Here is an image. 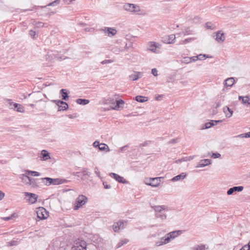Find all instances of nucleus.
Wrapping results in <instances>:
<instances>
[{
    "label": "nucleus",
    "mask_w": 250,
    "mask_h": 250,
    "mask_svg": "<svg viewBox=\"0 0 250 250\" xmlns=\"http://www.w3.org/2000/svg\"><path fill=\"white\" fill-rule=\"evenodd\" d=\"M178 142V139H173L169 141L168 144H175L177 143Z\"/></svg>",
    "instance_id": "bf43d9fd"
},
{
    "label": "nucleus",
    "mask_w": 250,
    "mask_h": 250,
    "mask_svg": "<svg viewBox=\"0 0 250 250\" xmlns=\"http://www.w3.org/2000/svg\"><path fill=\"white\" fill-rule=\"evenodd\" d=\"M123 8L125 11L131 13H136L140 11L139 6L134 4L125 3L123 6Z\"/></svg>",
    "instance_id": "7ed1b4c3"
},
{
    "label": "nucleus",
    "mask_w": 250,
    "mask_h": 250,
    "mask_svg": "<svg viewBox=\"0 0 250 250\" xmlns=\"http://www.w3.org/2000/svg\"><path fill=\"white\" fill-rule=\"evenodd\" d=\"M100 145V144L99 143V142L97 141H95L93 144V146L94 147H96L97 146L99 147V146Z\"/></svg>",
    "instance_id": "680f3d73"
},
{
    "label": "nucleus",
    "mask_w": 250,
    "mask_h": 250,
    "mask_svg": "<svg viewBox=\"0 0 250 250\" xmlns=\"http://www.w3.org/2000/svg\"><path fill=\"white\" fill-rule=\"evenodd\" d=\"M159 44L155 42H150L149 50L152 52H155L157 48L159 47Z\"/></svg>",
    "instance_id": "5701e85b"
},
{
    "label": "nucleus",
    "mask_w": 250,
    "mask_h": 250,
    "mask_svg": "<svg viewBox=\"0 0 250 250\" xmlns=\"http://www.w3.org/2000/svg\"><path fill=\"white\" fill-rule=\"evenodd\" d=\"M223 111L225 114L227 118H230L231 117L233 114V111L232 109L229 108L228 106H226L223 108Z\"/></svg>",
    "instance_id": "aec40b11"
},
{
    "label": "nucleus",
    "mask_w": 250,
    "mask_h": 250,
    "mask_svg": "<svg viewBox=\"0 0 250 250\" xmlns=\"http://www.w3.org/2000/svg\"><path fill=\"white\" fill-rule=\"evenodd\" d=\"M186 177V173L183 172L181 174L174 176L171 179V181L173 182L179 181V180H183L185 177Z\"/></svg>",
    "instance_id": "412c9836"
},
{
    "label": "nucleus",
    "mask_w": 250,
    "mask_h": 250,
    "mask_svg": "<svg viewBox=\"0 0 250 250\" xmlns=\"http://www.w3.org/2000/svg\"><path fill=\"white\" fill-rule=\"evenodd\" d=\"M51 102L52 103H55L57 105H59L60 104H64V102L62 100H51Z\"/></svg>",
    "instance_id": "a18cd8bd"
},
{
    "label": "nucleus",
    "mask_w": 250,
    "mask_h": 250,
    "mask_svg": "<svg viewBox=\"0 0 250 250\" xmlns=\"http://www.w3.org/2000/svg\"><path fill=\"white\" fill-rule=\"evenodd\" d=\"M206 27L208 29L212 30L214 29V26H213V24L210 22H207L206 23Z\"/></svg>",
    "instance_id": "79ce46f5"
},
{
    "label": "nucleus",
    "mask_w": 250,
    "mask_h": 250,
    "mask_svg": "<svg viewBox=\"0 0 250 250\" xmlns=\"http://www.w3.org/2000/svg\"><path fill=\"white\" fill-rule=\"evenodd\" d=\"M212 157L214 158H218L221 157V154L219 153H213Z\"/></svg>",
    "instance_id": "13d9d810"
},
{
    "label": "nucleus",
    "mask_w": 250,
    "mask_h": 250,
    "mask_svg": "<svg viewBox=\"0 0 250 250\" xmlns=\"http://www.w3.org/2000/svg\"><path fill=\"white\" fill-rule=\"evenodd\" d=\"M95 173L96 174L97 176L100 178H101V174H100V171L98 170V168L97 167H96L95 168Z\"/></svg>",
    "instance_id": "5fc2aeb1"
},
{
    "label": "nucleus",
    "mask_w": 250,
    "mask_h": 250,
    "mask_svg": "<svg viewBox=\"0 0 250 250\" xmlns=\"http://www.w3.org/2000/svg\"><path fill=\"white\" fill-rule=\"evenodd\" d=\"M190 161L189 157H186L175 161V163H179L184 161Z\"/></svg>",
    "instance_id": "a19ab883"
},
{
    "label": "nucleus",
    "mask_w": 250,
    "mask_h": 250,
    "mask_svg": "<svg viewBox=\"0 0 250 250\" xmlns=\"http://www.w3.org/2000/svg\"><path fill=\"white\" fill-rule=\"evenodd\" d=\"M190 59L189 57H185L184 58V62H186V63H189V62H192V61H191V60H188V59Z\"/></svg>",
    "instance_id": "e2e57ef3"
},
{
    "label": "nucleus",
    "mask_w": 250,
    "mask_h": 250,
    "mask_svg": "<svg viewBox=\"0 0 250 250\" xmlns=\"http://www.w3.org/2000/svg\"><path fill=\"white\" fill-rule=\"evenodd\" d=\"M41 159L43 161H46L50 159V154L48 151L42 150L41 153Z\"/></svg>",
    "instance_id": "dca6fc26"
},
{
    "label": "nucleus",
    "mask_w": 250,
    "mask_h": 250,
    "mask_svg": "<svg viewBox=\"0 0 250 250\" xmlns=\"http://www.w3.org/2000/svg\"><path fill=\"white\" fill-rule=\"evenodd\" d=\"M183 33L185 35H190L191 34V31L189 28H187L183 31Z\"/></svg>",
    "instance_id": "8fccbe9b"
},
{
    "label": "nucleus",
    "mask_w": 250,
    "mask_h": 250,
    "mask_svg": "<svg viewBox=\"0 0 250 250\" xmlns=\"http://www.w3.org/2000/svg\"><path fill=\"white\" fill-rule=\"evenodd\" d=\"M164 96L163 95H158L156 97V100H157V101H160L161 100V98L163 97Z\"/></svg>",
    "instance_id": "774afa93"
},
{
    "label": "nucleus",
    "mask_w": 250,
    "mask_h": 250,
    "mask_svg": "<svg viewBox=\"0 0 250 250\" xmlns=\"http://www.w3.org/2000/svg\"><path fill=\"white\" fill-rule=\"evenodd\" d=\"M155 216L157 218H160L162 220H165L167 218V215L164 212H162L161 213L158 212L155 214Z\"/></svg>",
    "instance_id": "7c9ffc66"
},
{
    "label": "nucleus",
    "mask_w": 250,
    "mask_h": 250,
    "mask_svg": "<svg viewBox=\"0 0 250 250\" xmlns=\"http://www.w3.org/2000/svg\"><path fill=\"white\" fill-rule=\"evenodd\" d=\"M195 40L194 38H187L183 41H181L180 42V44H186L188 42H191L192 41H194Z\"/></svg>",
    "instance_id": "4c0bfd02"
},
{
    "label": "nucleus",
    "mask_w": 250,
    "mask_h": 250,
    "mask_svg": "<svg viewBox=\"0 0 250 250\" xmlns=\"http://www.w3.org/2000/svg\"><path fill=\"white\" fill-rule=\"evenodd\" d=\"M151 73L154 76H158V70L156 68H153L151 70Z\"/></svg>",
    "instance_id": "864d4df0"
},
{
    "label": "nucleus",
    "mask_w": 250,
    "mask_h": 250,
    "mask_svg": "<svg viewBox=\"0 0 250 250\" xmlns=\"http://www.w3.org/2000/svg\"><path fill=\"white\" fill-rule=\"evenodd\" d=\"M44 23L41 21L37 22L35 24V26L37 28L42 27L44 26Z\"/></svg>",
    "instance_id": "49530a36"
},
{
    "label": "nucleus",
    "mask_w": 250,
    "mask_h": 250,
    "mask_svg": "<svg viewBox=\"0 0 250 250\" xmlns=\"http://www.w3.org/2000/svg\"><path fill=\"white\" fill-rule=\"evenodd\" d=\"M162 177L151 178L149 179V183H146L147 185L152 187H157L159 186Z\"/></svg>",
    "instance_id": "0eeeda50"
},
{
    "label": "nucleus",
    "mask_w": 250,
    "mask_h": 250,
    "mask_svg": "<svg viewBox=\"0 0 250 250\" xmlns=\"http://www.w3.org/2000/svg\"><path fill=\"white\" fill-rule=\"evenodd\" d=\"M154 210L156 212V213L158 212L161 213L162 212L165 211V209L163 207L160 206H155L154 207Z\"/></svg>",
    "instance_id": "f704fd0d"
},
{
    "label": "nucleus",
    "mask_w": 250,
    "mask_h": 250,
    "mask_svg": "<svg viewBox=\"0 0 250 250\" xmlns=\"http://www.w3.org/2000/svg\"><path fill=\"white\" fill-rule=\"evenodd\" d=\"M135 100L140 103H143L147 101V98L145 96L138 95L135 97Z\"/></svg>",
    "instance_id": "a878e982"
},
{
    "label": "nucleus",
    "mask_w": 250,
    "mask_h": 250,
    "mask_svg": "<svg viewBox=\"0 0 250 250\" xmlns=\"http://www.w3.org/2000/svg\"><path fill=\"white\" fill-rule=\"evenodd\" d=\"M43 183L47 185H59L62 184L66 183L67 180L64 179L55 178L53 179L50 177H44L41 179Z\"/></svg>",
    "instance_id": "f257e3e1"
},
{
    "label": "nucleus",
    "mask_w": 250,
    "mask_h": 250,
    "mask_svg": "<svg viewBox=\"0 0 250 250\" xmlns=\"http://www.w3.org/2000/svg\"><path fill=\"white\" fill-rule=\"evenodd\" d=\"M198 57V60H204L206 58H211L212 57L211 56H209V55L207 54H200L198 55H197Z\"/></svg>",
    "instance_id": "c756f323"
},
{
    "label": "nucleus",
    "mask_w": 250,
    "mask_h": 250,
    "mask_svg": "<svg viewBox=\"0 0 250 250\" xmlns=\"http://www.w3.org/2000/svg\"><path fill=\"white\" fill-rule=\"evenodd\" d=\"M128 241V240L127 239H124L123 240H122L118 243L117 247L119 248L122 246L123 245L127 243Z\"/></svg>",
    "instance_id": "e433bc0d"
},
{
    "label": "nucleus",
    "mask_w": 250,
    "mask_h": 250,
    "mask_svg": "<svg viewBox=\"0 0 250 250\" xmlns=\"http://www.w3.org/2000/svg\"><path fill=\"white\" fill-rule=\"evenodd\" d=\"M168 243V239H167L163 243L162 242V241H161V240L157 241L155 242V245L156 247H158V246H160L166 244Z\"/></svg>",
    "instance_id": "58836bf2"
},
{
    "label": "nucleus",
    "mask_w": 250,
    "mask_h": 250,
    "mask_svg": "<svg viewBox=\"0 0 250 250\" xmlns=\"http://www.w3.org/2000/svg\"><path fill=\"white\" fill-rule=\"evenodd\" d=\"M128 145L120 147L118 149V152H124V151H125L128 148Z\"/></svg>",
    "instance_id": "09e8293b"
},
{
    "label": "nucleus",
    "mask_w": 250,
    "mask_h": 250,
    "mask_svg": "<svg viewBox=\"0 0 250 250\" xmlns=\"http://www.w3.org/2000/svg\"><path fill=\"white\" fill-rule=\"evenodd\" d=\"M58 111L66 110L68 108V105L65 102H64V104H59V105H58Z\"/></svg>",
    "instance_id": "b1692460"
},
{
    "label": "nucleus",
    "mask_w": 250,
    "mask_h": 250,
    "mask_svg": "<svg viewBox=\"0 0 250 250\" xmlns=\"http://www.w3.org/2000/svg\"><path fill=\"white\" fill-rule=\"evenodd\" d=\"M167 239H168V243H169L170 242V240L169 238L166 234L164 237H162L161 238V241H162V242L163 243Z\"/></svg>",
    "instance_id": "4d7b16f0"
},
{
    "label": "nucleus",
    "mask_w": 250,
    "mask_h": 250,
    "mask_svg": "<svg viewBox=\"0 0 250 250\" xmlns=\"http://www.w3.org/2000/svg\"><path fill=\"white\" fill-rule=\"evenodd\" d=\"M24 195L26 197H28V198L26 200L28 201L30 204H33L37 201L38 196L37 194L25 192H24Z\"/></svg>",
    "instance_id": "423d86ee"
},
{
    "label": "nucleus",
    "mask_w": 250,
    "mask_h": 250,
    "mask_svg": "<svg viewBox=\"0 0 250 250\" xmlns=\"http://www.w3.org/2000/svg\"><path fill=\"white\" fill-rule=\"evenodd\" d=\"M88 201L87 198L83 195H79L76 199L74 209L77 210L84 205Z\"/></svg>",
    "instance_id": "f03ea898"
},
{
    "label": "nucleus",
    "mask_w": 250,
    "mask_h": 250,
    "mask_svg": "<svg viewBox=\"0 0 250 250\" xmlns=\"http://www.w3.org/2000/svg\"><path fill=\"white\" fill-rule=\"evenodd\" d=\"M26 173L30 174L33 176H39L41 175V173L40 172L35 171H31L29 170H27L26 171Z\"/></svg>",
    "instance_id": "72a5a7b5"
},
{
    "label": "nucleus",
    "mask_w": 250,
    "mask_h": 250,
    "mask_svg": "<svg viewBox=\"0 0 250 250\" xmlns=\"http://www.w3.org/2000/svg\"><path fill=\"white\" fill-rule=\"evenodd\" d=\"M125 104L124 101L122 99L117 100L116 101V104L115 107L114 108V109L115 110H117L118 109H119L120 107L121 104Z\"/></svg>",
    "instance_id": "473e14b6"
},
{
    "label": "nucleus",
    "mask_w": 250,
    "mask_h": 250,
    "mask_svg": "<svg viewBox=\"0 0 250 250\" xmlns=\"http://www.w3.org/2000/svg\"><path fill=\"white\" fill-rule=\"evenodd\" d=\"M235 80L233 77L227 78L224 82V84L228 87H231L234 83Z\"/></svg>",
    "instance_id": "6ab92c4d"
},
{
    "label": "nucleus",
    "mask_w": 250,
    "mask_h": 250,
    "mask_svg": "<svg viewBox=\"0 0 250 250\" xmlns=\"http://www.w3.org/2000/svg\"><path fill=\"white\" fill-rule=\"evenodd\" d=\"M103 184L104 188L105 189H109L111 188V186L108 185L106 182H103Z\"/></svg>",
    "instance_id": "603ef678"
},
{
    "label": "nucleus",
    "mask_w": 250,
    "mask_h": 250,
    "mask_svg": "<svg viewBox=\"0 0 250 250\" xmlns=\"http://www.w3.org/2000/svg\"><path fill=\"white\" fill-rule=\"evenodd\" d=\"M29 34L32 37V38H33V39L35 38V36L36 35V31H35L33 30H30L29 32Z\"/></svg>",
    "instance_id": "de8ad7c7"
},
{
    "label": "nucleus",
    "mask_w": 250,
    "mask_h": 250,
    "mask_svg": "<svg viewBox=\"0 0 250 250\" xmlns=\"http://www.w3.org/2000/svg\"><path fill=\"white\" fill-rule=\"evenodd\" d=\"M118 224V226L119 227L120 229H124L125 228L124 223L123 221H119L117 222Z\"/></svg>",
    "instance_id": "3c124183"
},
{
    "label": "nucleus",
    "mask_w": 250,
    "mask_h": 250,
    "mask_svg": "<svg viewBox=\"0 0 250 250\" xmlns=\"http://www.w3.org/2000/svg\"><path fill=\"white\" fill-rule=\"evenodd\" d=\"M102 103L104 104H109V102L107 101V100L106 98H103L102 99Z\"/></svg>",
    "instance_id": "0e129e2a"
},
{
    "label": "nucleus",
    "mask_w": 250,
    "mask_h": 250,
    "mask_svg": "<svg viewBox=\"0 0 250 250\" xmlns=\"http://www.w3.org/2000/svg\"><path fill=\"white\" fill-rule=\"evenodd\" d=\"M206 249V245L200 244L191 248V250H205Z\"/></svg>",
    "instance_id": "cd10ccee"
},
{
    "label": "nucleus",
    "mask_w": 250,
    "mask_h": 250,
    "mask_svg": "<svg viewBox=\"0 0 250 250\" xmlns=\"http://www.w3.org/2000/svg\"><path fill=\"white\" fill-rule=\"evenodd\" d=\"M30 178L31 177L24 174H21L20 176V178L22 182L26 185H28V183H30Z\"/></svg>",
    "instance_id": "4be33fe9"
},
{
    "label": "nucleus",
    "mask_w": 250,
    "mask_h": 250,
    "mask_svg": "<svg viewBox=\"0 0 250 250\" xmlns=\"http://www.w3.org/2000/svg\"><path fill=\"white\" fill-rule=\"evenodd\" d=\"M175 36L174 34H171L168 36H165L162 38L163 42L164 43L167 44L173 43L175 42Z\"/></svg>",
    "instance_id": "6e6552de"
},
{
    "label": "nucleus",
    "mask_w": 250,
    "mask_h": 250,
    "mask_svg": "<svg viewBox=\"0 0 250 250\" xmlns=\"http://www.w3.org/2000/svg\"><path fill=\"white\" fill-rule=\"evenodd\" d=\"M190 59H188V60H191L192 62H195L198 60V57L197 56H193L192 57H189Z\"/></svg>",
    "instance_id": "052dcab7"
},
{
    "label": "nucleus",
    "mask_w": 250,
    "mask_h": 250,
    "mask_svg": "<svg viewBox=\"0 0 250 250\" xmlns=\"http://www.w3.org/2000/svg\"><path fill=\"white\" fill-rule=\"evenodd\" d=\"M61 0H54V1L52 2H50L49 3V4H48L46 6H41V7L42 8H45L46 7V6H56L57 5H58V4L60 3V1Z\"/></svg>",
    "instance_id": "2f4dec72"
},
{
    "label": "nucleus",
    "mask_w": 250,
    "mask_h": 250,
    "mask_svg": "<svg viewBox=\"0 0 250 250\" xmlns=\"http://www.w3.org/2000/svg\"><path fill=\"white\" fill-rule=\"evenodd\" d=\"M69 93V92L67 91V90L65 89H62L60 91V94L62 96V99L64 101H67L68 100Z\"/></svg>",
    "instance_id": "f3484780"
},
{
    "label": "nucleus",
    "mask_w": 250,
    "mask_h": 250,
    "mask_svg": "<svg viewBox=\"0 0 250 250\" xmlns=\"http://www.w3.org/2000/svg\"><path fill=\"white\" fill-rule=\"evenodd\" d=\"M99 149L101 151H106V152L109 151L108 146L104 143L100 144V145L99 146Z\"/></svg>",
    "instance_id": "bb28decb"
},
{
    "label": "nucleus",
    "mask_w": 250,
    "mask_h": 250,
    "mask_svg": "<svg viewBox=\"0 0 250 250\" xmlns=\"http://www.w3.org/2000/svg\"><path fill=\"white\" fill-rule=\"evenodd\" d=\"M215 40L218 42H222L225 40V37L223 33H222L221 31H219L216 33Z\"/></svg>",
    "instance_id": "4468645a"
},
{
    "label": "nucleus",
    "mask_w": 250,
    "mask_h": 250,
    "mask_svg": "<svg viewBox=\"0 0 250 250\" xmlns=\"http://www.w3.org/2000/svg\"><path fill=\"white\" fill-rule=\"evenodd\" d=\"M37 217L41 220L46 219L48 216V212L43 207H39L37 211Z\"/></svg>",
    "instance_id": "39448f33"
},
{
    "label": "nucleus",
    "mask_w": 250,
    "mask_h": 250,
    "mask_svg": "<svg viewBox=\"0 0 250 250\" xmlns=\"http://www.w3.org/2000/svg\"><path fill=\"white\" fill-rule=\"evenodd\" d=\"M10 105H13L14 107V109L17 112L21 113H24L25 112L23 106L21 104L10 102Z\"/></svg>",
    "instance_id": "f8f14e48"
},
{
    "label": "nucleus",
    "mask_w": 250,
    "mask_h": 250,
    "mask_svg": "<svg viewBox=\"0 0 250 250\" xmlns=\"http://www.w3.org/2000/svg\"><path fill=\"white\" fill-rule=\"evenodd\" d=\"M109 175L120 183L126 184L128 182L124 177L115 173H110Z\"/></svg>",
    "instance_id": "1a4fd4ad"
},
{
    "label": "nucleus",
    "mask_w": 250,
    "mask_h": 250,
    "mask_svg": "<svg viewBox=\"0 0 250 250\" xmlns=\"http://www.w3.org/2000/svg\"><path fill=\"white\" fill-rule=\"evenodd\" d=\"M244 189L243 186H236L233 187L229 188L227 191V194L228 195H230L233 194L234 192H240L242 191Z\"/></svg>",
    "instance_id": "9b49d317"
},
{
    "label": "nucleus",
    "mask_w": 250,
    "mask_h": 250,
    "mask_svg": "<svg viewBox=\"0 0 250 250\" xmlns=\"http://www.w3.org/2000/svg\"><path fill=\"white\" fill-rule=\"evenodd\" d=\"M71 250H87L86 243L84 240L78 239Z\"/></svg>",
    "instance_id": "20e7f679"
},
{
    "label": "nucleus",
    "mask_w": 250,
    "mask_h": 250,
    "mask_svg": "<svg viewBox=\"0 0 250 250\" xmlns=\"http://www.w3.org/2000/svg\"><path fill=\"white\" fill-rule=\"evenodd\" d=\"M89 100L85 99H78L76 100V103L81 105H86L89 103Z\"/></svg>",
    "instance_id": "393cba45"
},
{
    "label": "nucleus",
    "mask_w": 250,
    "mask_h": 250,
    "mask_svg": "<svg viewBox=\"0 0 250 250\" xmlns=\"http://www.w3.org/2000/svg\"><path fill=\"white\" fill-rule=\"evenodd\" d=\"M181 234V230H177V231H173L172 232H170L167 234V235L169 238L170 240L171 239H174L178 235H180Z\"/></svg>",
    "instance_id": "a211bd4d"
},
{
    "label": "nucleus",
    "mask_w": 250,
    "mask_h": 250,
    "mask_svg": "<svg viewBox=\"0 0 250 250\" xmlns=\"http://www.w3.org/2000/svg\"><path fill=\"white\" fill-rule=\"evenodd\" d=\"M29 185L31 186L33 188H37L39 187L38 184L36 182L35 179L30 178V183H28Z\"/></svg>",
    "instance_id": "c85d7f7f"
},
{
    "label": "nucleus",
    "mask_w": 250,
    "mask_h": 250,
    "mask_svg": "<svg viewBox=\"0 0 250 250\" xmlns=\"http://www.w3.org/2000/svg\"><path fill=\"white\" fill-rule=\"evenodd\" d=\"M19 244V241L17 240H13L9 243V245L10 246H17Z\"/></svg>",
    "instance_id": "c03bdc74"
},
{
    "label": "nucleus",
    "mask_w": 250,
    "mask_h": 250,
    "mask_svg": "<svg viewBox=\"0 0 250 250\" xmlns=\"http://www.w3.org/2000/svg\"><path fill=\"white\" fill-rule=\"evenodd\" d=\"M113 230L115 231V232H118L119 230L120 229V228H119V227L118 226V224H117V223H115L113 225Z\"/></svg>",
    "instance_id": "37998d69"
},
{
    "label": "nucleus",
    "mask_w": 250,
    "mask_h": 250,
    "mask_svg": "<svg viewBox=\"0 0 250 250\" xmlns=\"http://www.w3.org/2000/svg\"><path fill=\"white\" fill-rule=\"evenodd\" d=\"M135 73L137 75V76L138 77V79L141 78L142 77V76H143V74H142V72H135Z\"/></svg>",
    "instance_id": "69168bd1"
},
{
    "label": "nucleus",
    "mask_w": 250,
    "mask_h": 250,
    "mask_svg": "<svg viewBox=\"0 0 250 250\" xmlns=\"http://www.w3.org/2000/svg\"><path fill=\"white\" fill-rule=\"evenodd\" d=\"M241 250H250V248H248V245H245L244 246Z\"/></svg>",
    "instance_id": "338daca9"
},
{
    "label": "nucleus",
    "mask_w": 250,
    "mask_h": 250,
    "mask_svg": "<svg viewBox=\"0 0 250 250\" xmlns=\"http://www.w3.org/2000/svg\"><path fill=\"white\" fill-rule=\"evenodd\" d=\"M112 62H113V61L111 60H105L103 61L102 62H101V63L102 64H107V63Z\"/></svg>",
    "instance_id": "6e6d98bb"
},
{
    "label": "nucleus",
    "mask_w": 250,
    "mask_h": 250,
    "mask_svg": "<svg viewBox=\"0 0 250 250\" xmlns=\"http://www.w3.org/2000/svg\"><path fill=\"white\" fill-rule=\"evenodd\" d=\"M222 122V120H210L209 122L205 124L202 129H204L209 128L211 127L216 125L217 123H221Z\"/></svg>",
    "instance_id": "9d476101"
},
{
    "label": "nucleus",
    "mask_w": 250,
    "mask_h": 250,
    "mask_svg": "<svg viewBox=\"0 0 250 250\" xmlns=\"http://www.w3.org/2000/svg\"><path fill=\"white\" fill-rule=\"evenodd\" d=\"M211 163V160L208 159H206L204 160H201L198 163L197 167H203L205 166L209 165Z\"/></svg>",
    "instance_id": "ddd939ff"
},
{
    "label": "nucleus",
    "mask_w": 250,
    "mask_h": 250,
    "mask_svg": "<svg viewBox=\"0 0 250 250\" xmlns=\"http://www.w3.org/2000/svg\"><path fill=\"white\" fill-rule=\"evenodd\" d=\"M243 104H247L248 105H250V98L249 96H246L244 98H243V100H242Z\"/></svg>",
    "instance_id": "c9c22d12"
},
{
    "label": "nucleus",
    "mask_w": 250,
    "mask_h": 250,
    "mask_svg": "<svg viewBox=\"0 0 250 250\" xmlns=\"http://www.w3.org/2000/svg\"><path fill=\"white\" fill-rule=\"evenodd\" d=\"M129 80L131 81H136L138 79V77L136 74L135 72L129 76Z\"/></svg>",
    "instance_id": "ea45409f"
},
{
    "label": "nucleus",
    "mask_w": 250,
    "mask_h": 250,
    "mask_svg": "<svg viewBox=\"0 0 250 250\" xmlns=\"http://www.w3.org/2000/svg\"><path fill=\"white\" fill-rule=\"evenodd\" d=\"M103 30L104 31L105 33L107 34L109 36H114L117 33V30L115 28L111 27H106Z\"/></svg>",
    "instance_id": "2eb2a0df"
}]
</instances>
